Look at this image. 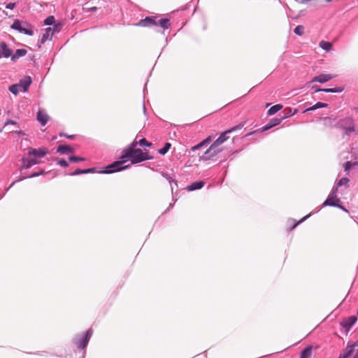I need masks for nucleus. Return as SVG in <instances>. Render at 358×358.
<instances>
[{
    "label": "nucleus",
    "instance_id": "42",
    "mask_svg": "<svg viewBox=\"0 0 358 358\" xmlns=\"http://www.w3.org/2000/svg\"><path fill=\"white\" fill-rule=\"evenodd\" d=\"M16 124V122L13 120H8L7 121L6 123H5V125L4 127L7 126L8 124Z\"/></svg>",
    "mask_w": 358,
    "mask_h": 358
},
{
    "label": "nucleus",
    "instance_id": "7",
    "mask_svg": "<svg viewBox=\"0 0 358 358\" xmlns=\"http://www.w3.org/2000/svg\"><path fill=\"white\" fill-rule=\"evenodd\" d=\"M11 28L14 29H16V30H18L19 31H20L22 33H24L25 34L29 35V36L33 35L32 30L23 28L22 27L21 22L20 20H16L14 21V22L11 25Z\"/></svg>",
    "mask_w": 358,
    "mask_h": 358
},
{
    "label": "nucleus",
    "instance_id": "17",
    "mask_svg": "<svg viewBox=\"0 0 358 358\" xmlns=\"http://www.w3.org/2000/svg\"><path fill=\"white\" fill-rule=\"evenodd\" d=\"M357 321V317L355 316L350 317L342 322V324L346 329H350Z\"/></svg>",
    "mask_w": 358,
    "mask_h": 358
},
{
    "label": "nucleus",
    "instance_id": "24",
    "mask_svg": "<svg viewBox=\"0 0 358 358\" xmlns=\"http://www.w3.org/2000/svg\"><path fill=\"white\" fill-rule=\"evenodd\" d=\"M282 106L280 105V104H276L275 106H273L272 107H271L268 110V114L269 115H274L275 113H276L278 111H279L280 109H282Z\"/></svg>",
    "mask_w": 358,
    "mask_h": 358
},
{
    "label": "nucleus",
    "instance_id": "33",
    "mask_svg": "<svg viewBox=\"0 0 358 358\" xmlns=\"http://www.w3.org/2000/svg\"><path fill=\"white\" fill-rule=\"evenodd\" d=\"M138 145L141 146L150 147L152 145V143L148 142L145 138H142L138 141Z\"/></svg>",
    "mask_w": 358,
    "mask_h": 358
},
{
    "label": "nucleus",
    "instance_id": "23",
    "mask_svg": "<svg viewBox=\"0 0 358 358\" xmlns=\"http://www.w3.org/2000/svg\"><path fill=\"white\" fill-rule=\"evenodd\" d=\"M211 141V137L210 136H208V138H206V139H204L203 141H202L201 143H199V144H197L196 145L194 146L192 148V151H194L199 148H200L201 147H202L203 145H206L208 143H209Z\"/></svg>",
    "mask_w": 358,
    "mask_h": 358
},
{
    "label": "nucleus",
    "instance_id": "45",
    "mask_svg": "<svg viewBox=\"0 0 358 358\" xmlns=\"http://www.w3.org/2000/svg\"><path fill=\"white\" fill-rule=\"evenodd\" d=\"M331 120V117H325L324 119V122L325 124H327L328 122H330Z\"/></svg>",
    "mask_w": 358,
    "mask_h": 358
},
{
    "label": "nucleus",
    "instance_id": "34",
    "mask_svg": "<svg viewBox=\"0 0 358 358\" xmlns=\"http://www.w3.org/2000/svg\"><path fill=\"white\" fill-rule=\"evenodd\" d=\"M349 182V179L348 178H342L338 182V187L342 185H347Z\"/></svg>",
    "mask_w": 358,
    "mask_h": 358
},
{
    "label": "nucleus",
    "instance_id": "2",
    "mask_svg": "<svg viewBox=\"0 0 358 358\" xmlns=\"http://www.w3.org/2000/svg\"><path fill=\"white\" fill-rule=\"evenodd\" d=\"M245 124V122H241L231 127V129L222 132L220 137L217 139H216L214 141V143L210 146V148L205 152V155H209V157H213L215 156L219 152H220L222 151V149L220 148L219 147L229 138L227 134L241 129Z\"/></svg>",
    "mask_w": 358,
    "mask_h": 358
},
{
    "label": "nucleus",
    "instance_id": "11",
    "mask_svg": "<svg viewBox=\"0 0 358 358\" xmlns=\"http://www.w3.org/2000/svg\"><path fill=\"white\" fill-rule=\"evenodd\" d=\"M281 122V118H273L271 119L264 127L260 129V132L267 131L272 127L278 125Z\"/></svg>",
    "mask_w": 358,
    "mask_h": 358
},
{
    "label": "nucleus",
    "instance_id": "27",
    "mask_svg": "<svg viewBox=\"0 0 358 358\" xmlns=\"http://www.w3.org/2000/svg\"><path fill=\"white\" fill-rule=\"evenodd\" d=\"M327 106L328 105L327 103H322V102H317L314 106L308 108L307 110H315V109H317L320 108H326V107H327Z\"/></svg>",
    "mask_w": 358,
    "mask_h": 358
},
{
    "label": "nucleus",
    "instance_id": "31",
    "mask_svg": "<svg viewBox=\"0 0 358 358\" xmlns=\"http://www.w3.org/2000/svg\"><path fill=\"white\" fill-rule=\"evenodd\" d=\"M340 92L342 90H337L336 88H327V89H316L315 92Z\"/></svg>",
    "mask_w": 358,
    "mask_h": 358
},
{
    "label": "nucleus",
    "instance_id": "1",
    "mask_svg": "<svg viewBox=\"0 0 358 358\" xmlns=\"http://www.w3.org/2000/svg\"><path fill=\"white\" fill-rule=\"evenodd\" d=\"M120 161H116L108 165L107 170L101 171L104 173H110L115 171L123 170L129 166H122V164L130 160L131 164H138L145 160L152 159V157L149 155L148 151H143L141 149L123 150L122 154L120 157Z\"/></svg>",
    "mask_w": 358,
    "mask_h": 358
},
{
    "label": "nucleus",
    "instance_id": "5",
    "mask_svg": "<svg viewBox=\"0 0 358 358\" xmlns=\"http://www.w3.org/2000/svg\"><path fill=\"white\" fill-rule=\"evenodd\" d=\"M28 155L29 156H34L36 158L43 157L48 153V150L46 148H40L38 149L29 148L28 149Z\"/></svg>",
    "mask_w": 358,
    "mask_h": 358
},
{
    "label": "nucleus",
    "instance_id": "40",
    "mask_svg": "<svg viewBox=\"0 0 358 358\" xmlns=\"http://www.w3.org/2000/svg\"><path fill=\"white\" fill-rule=\"evenodd\" d=\"M94 169H93V168L83 170V173H94Z\"/></svg>",
    "mask_w": 358,
    "mask_h": 358
},
{
    "label": "nucleus",
    "instance_id": "41",
    "mask_svg": "<svg viewBox=\"0 0 358 358\" xmlns=\"http://www.w3.org/2000/svg\"><path fill=\"white\" fill-rule=\"evenodd\" d=\"M83 173V170L77 169L72 175H79Z\"/></svg>",
    "mask_w": 358,
    "mask_h": 358
},
{
    "label": "nucleus",
    "instance_id": "50",
    "mask_svg": "<svg viewBox=\"0 0 358 358\" xmlns=\"http://www.w3.org/2000/svg\"><path fill=\"white\" fill-rule=\"evenodd\" d=\"M340 358V357H339Z\"/></svg>",
    "mask_w": 358,
    "mask_h": 358
},
{
    "label": "nucleus",
    "instance_id": "38",
    "mask_svg": "<svg viewBox=\"0 0 358 358\" xmlns=\"http://www.w3.org/2000/svg\"><path fill=\"white\" fill-rule=\"evenodd\" d=\"M58 164L63 167H67L69 166V164L65 159H61L59 161Z\"/></svg>",
    "mask_w": 358,
    "mask_h": 358
},
{
    "label": "nucleus",
    "instance_id": "29",
    "mask_svg": "<svg viewBox=\"0 0 358 358\" xmlns=\"http://www.w3.org/2000/svg\"><path fill=\"white\" fill-rule=\"evenodd\" d=\"M171 144L170 143H166L164 146L159 150V153L161 155H165L170 149Z\"/></svg>",
    "mask_w": 358,
    "mask_h": 358
},
{
    "label": "nucleus",
    "instance_id": "3",
    "mask_svg": "<svg viewBox=\"0 0 358 358\" xmlns=\"http://www.w3.org/2000/svg\"><path fill=\"white\" fill-rule=\"evenodd\" d=\"M337 126L343 129L344 134L350 136L352 133H355V126L353 120L350 117H347L339 120L337 122Z\"/></svg>",
    "mask_w": 358,
    "mask_h": 358
},
{
    "label": "nucleus",
    "instance_id": "30",
    "mask_svg": "<svg viewBox=\"0 0 358 358\" xmlns=\"http://www.w3.org/2000/svg\"><path fill=\"white\" fill-rule=\"evenodd\" d=\"M294 34L298 36H302L304 33V27L302 25H298L294 29Z\"/></svg>",
    "mask_w": 358,
    "mask_h": 358
},
{
    "label": "nucleus",
    "instance_id": "20",
    "mask_svg": "<svg viewBox=\"0 0 358 358\" xmlns=\"http://www.w3.org/2000/svg\"><path fill=\"white\" fill-rule=\"evenodd\" d=\"M204 185L203 181H196L192 183L190 185L187 187V189L189 191H193L196 189H199L202 188Z\"/></svg>",
    "mask_w": 358,
    "mask_h": 358
},
{
    "label": "nucleus",
    "instance_id": "12",
    "mask_svg": "<svg viewBox=\"0 0 358 358\" xmlns=\"http://www.w3.org/2000/svg\"><path fill=\"white\" fill-rule=\"evenodd\" d=\"M31 83V79L30 76H25L20 80V83L18 84L20 85V88H22V90L24 92H27Z\"/></svg>",
    "mask_w": 358,
    "mask_h": 358
},
{
    "label": "nucleus",
    "instance_id": "48",
    "mask_svg": "<svg viewBox=\"0 0 358 358\" xmlns=\"http://www.w3.org/2000/svg\"><path fill=\"white\" fill-rule=\"evenodd\" d=\"M257 131H254L253 132H251V133H250V134H247V136H248V135H251V134H255V133H256Z\"/></svg>",
    "mask_w": 358,
    "mask_h": 358
},
{
    "label": "nucleus",
    "instance_id": "35",
    "mask_svg": "<svg viewBox=\"0 0 358 358\" xmlns=\"http://www.w3.org/2000/svg\"><path fill=\"white\" fill-rule=\"evenodd\" d=\"M55 22L54 16H49L45 20V24L48 25H52Z\"/></svg>",
    "mask_w": 358,
    "mask_h": 358
},
{
    "label": "nucleus",
    "instance_id": "18",
    "mask_svg": "<svg viewBox=\"0 0 358 358\" xmlns=\"http://www.w3.org/2000/svg\"><path fill=\"white\" fill-rule=\"evenodd\" d=\"M27 51L25 49H17L11 57V61L15 62L18 58L26 55Z\"/></svg>",
    "mask_w": 358,
    "mask_h": 358
},
{
    "label": "nucleus",
    "instance_id": "32",
    "mask_svg": "<svg viewBox=\"0 0 358 358\" xmlns=\"http://www.w3.org/2000/svg\"><path fill=\"white\" fill-rule=\"evenodd\" d=\"M138 145V141L134 140L129 146H127L124 150H135L138 149L136 146Z\"/></svg>",
    "mask_w": 358,
    "mask_h": 358
},
{
    "label": "nucleus",
    "instance_id": "9",
    "mask_svg": "<svg viewBox=\"0 0 358 358\" xmlns=\"http://www.w3.org/2000/svg\"><path fill=\"white\" fill-rule=\"evenodd\" d=\"M138 27H150L157 26V22L151 17H146L145 19L141 20L138 23L135 24Z\"/></svg>",
    "mask_w": 358,
    "mask_h": 358
},
{
    "label": "nucleus",
    "instance_id": "6",
    "mask_svg": "<svg viewBox=\"0 0 358 358\" xmlns=\"http://www.w3.org/2000/svg\"><path fill=\"white\" fill-rule=\"evenodd\" d=\"M358 347V341L352 345H348L346 348L343 351V352L340 355V358H354V351L355 348Z\"/></svg>",
    "mask_w": 358,
    "mask_h": 358
},
{
    "label": "nucleus",
    "instance_id": "21",
    "mask_svg": "<svg viewBox=\"0 0 358 358\" xmlns=\"http://www.w3.org/2000/svg\"><path fill=\"white\" fill-rule=\"evenodd\" d=\"M313 348L308 346L303 349L300 355V358H310L312 355Z\"/></svg>",
    "mask_w": 358,
    "mask_h": 358
},
{
    "label": "nucleus",
    "instance_id": "49",
    "mask_svg": "<svg viewBox=\"0 0 358 358\" xmlns=\"http://www.w3.org/2000/svg\"><path fill=\"white\" fill-rule=\"evenodd\" d=\"M205 159H209V157H205Z\"/></svg>",
    "mask_w": 358,
    "mask_h": 358
},
{
    "label": "nucleus",
    "instance_id": "25",
    "mask_svg": "<svg viewBox=\"0 0 358 358\" xmlns=\"http://www.w3.org/2000/svg\"><path fill=\"white\" fill-rule=\"evenodd\" d=\"M9 90L11 93H13L15 95H17L20 91H21L20 85L15 84L12 85L9 87Z\"/></svg>",
    "mask_w": 358,
    "mask_h": 358
},
{
    "label": "nucleus",
    "instance_id": "22",
    "mask_svg": "<svg viewBox=\"0 0 358 358\" xmlns=\"http://www.w3.org/2000/svg\"><path fill=\"white\" fill-rule=\"evenodd\" d=\"M319 45L321 48L327 52L332 49V43L328 41H322L320 42Z\"/></svg>",
    "mask_w": 358,
    "mask_h": 358
},
{
    "label": "nucleus",
    "instance_id": "43",
    "mask_svg": "<svg viewBox=\"0 0 358 358\" xmlns=\"http://www.w3.org/2000/svg\"><path fill=\"white\" fill-rule=\"evenodd\" d=\"M43 172L42 171L41 173H32L30 177L31 178H33V177H36V176H38L39 175L42 174Z\"/></svg>",
    "mask_w": 358,
    "mask_h": 358
},
{
    "label": "nucleus",
    "instance_id": "47",
    "mask_svg": "<svg viewBox=\"0 0 358 358\" xmlns=\"http://www.w3.org/2000/svg\"><path fill=\"white\" fill-rule=\"evenodd\" d=\"M90 10H96V7H92Z\"/></svg>",
    "mask_w": 358,
    "mask_h": 358
},
{
    "label": "nucleus",
    "instance_id": "13",
    "mask_svg": "<svg viewBox=\"0 0 358 358\" xmlns=\"http://www.w3.org/2000/svg\"><path fill=\"white\" fill-rule=\"evenodd\" d=\"M54 34V31L52 28H47L45 31V33L43 34V36L41 39V43H44L48 40H51L52 36Z\"/></svg>",
    "mask_w": 358,
    "mask_h": 358
},
{
    "label": "nucleus",
    "instance_id": "16",
    "mask_svg": "<svg viewBox=\"0 0 358 358\" xmlns=\"http://www.w3.org/2000/svg\"><path fill=\"white\" fill-rule=\"evenodd\" d=\"M49 119L48 115L43 111L39 110L37 113V120L42 124L45 125Z\"/></svg>",
    "mask_w": 358,
    "mask_h": 358
},
{
    "label": "nucleus",
    "instance_id": "44",
    "mask_svg": "<svg viewBox=\"0 0 358 358\" xmlns=\"http://www.w3.org/2000/svg\"><path fill=\"white\" fill-rule=\"evenodd\" d=\"M64 136H66V138H69V139H74L75 138V136L74 135H64Z\"/></svg>",
    "mask_w": 358,
    "mask_h": 358
},
{
    "label": "nucleus",
    "instance_id": "28",
    "mask_svg": "<svg viewBox=\"0 0 358 358\" xmlns=\"http://www.w3.org/2000/svg\"><path fill=\"white\" fill-rule=\"evenodd\" d=\"M356 166H358L357 162H347L344 165L345 171L348 172L352 167Z\"/></svg>",
    "mask_w": 358,
    "mask_h": 358
},
{
    "label": "nucleus",
    "instance_id": "37",
    "mask_svg": "<svg viewBox=\"0 0 358 358\" xmlns=\"http://www.w3.org/2000/svg\"><path fill=\"white\" fill-rule=\"evenodd\" d=\"M69 160L72 162H83L85 161L84 158L79 157H70Z\"/></svg>",
    "mask_w": 358,
    "mask_h": 358
},
{
    "label": "nucleus",
    "instance_id": "46",
    "mask_svg": "<svg viewBox=\"0 0 358 358\" xmlns=\"http://www.w3.org/2000/svg\"><path fill=\"white\" fill-rule=\"evenodd\" d=\"M353 110L355 112L356 114H358V107L353 108Z\"/></svg>",
    "mask_w": 358,
    "mask_h": 358
},
{
    "label": "nucleus",
    "instance_id": "39",
    "mask_svg": "<svg viewBox=\"0 0 358 358\" xmlns=\"http://www.w3.org/2000/svg\"><path fill=\"white\" fill-rule=\"evenodd\" d=\"M15 7V3H9L6 5V8L8 9H13Z\"/></svg>",
    "mask_w": 358,
    "mask_h": 358
},
{
    "label": "nucleus",
    "instance_id": "4",
    "mask_svg": "<svg viewBox=\"0 0 358 358\" xmlns=\"http://www.w3.org/2000/svg\"><path fill=\"white\" fill-rule=\"evenodd\" d=\"M336 191H337V189H336L335 190H334L332 192V193L328 196V198L323 203L322 206H329L338 207V208H341L343 210L348 212V210L343 206H342L341 205L339 204V203L341 202V200H340V199H338L337 197Z\"/></svg>",
    "mask_w": 358,
    "mask_h": 358
},
{
    "label": "nucleus",
    "instance_id": "14",
    "mask_svg": "<svg viewBox=\"0 0 358 358\" xmlns=\"http://www.w3.org/2000/svg\"><path fill=\"white\" fill-rule=\"evenodd\" d=\"M22 168L23 169H29L33 165L38 164L39 163V161L36 159H22Z\"/></svg>",
    "mask_w": 358,
    "mask_h": 358
},
{
    "label": "nucleus",
    "instance_id": "19",
    "mask_svg": "<svg viewBox=\"0 0 358 358\" xmlns=\"http://www.w3.org/2000/svg\"><path fill=\"white\" fill-rule=\"evenodd\" d=\"M57 152L61 154H66L67 152H74V149L67 145H60L57 148Z\"/></svg>",
    "mask_w": 358,
    "mask_h": 358
},
{
    "label": "nucleus",
    "instance_id": "26",
    "mask_svg": "<svg viewBox=\"0 0 358 358\" xmlns=\"http://www.w3.org/2000/svg\"><path fill=\"white\" fill-rule=\"evenodd\" d=\"M158 25L161 26L164 29H167L170 25L169 20L166 18L161 19L159 20V22H157V26Z\"/></svg>",
    "mask_w": 358,
    "mask_h": 358
},
{
    "label": "nucleus",
    "instance_id": "15",
    "mask_svg": "<svg viewBox=\"0 0 358 358\" xmlns=\"http://www.w3.org/2000/svg\"><path fill=\"white\" fill-rule=\"evenodd\" d=\"M91 335H92V333L90 332V331H87L85 333V334L83 336V338H82V340L78 344V346L79 348L83 349L86 347V345H87V343L89 341V339L91 337Z\"/></svg>",
    "mask_w": 358,
    "mask_h": 358
},
{
    "label": "nucleus",
    "instance_id": "10",
    "mask_svg": "<svg viewBox=\"0 0 358 358\" xmlns=\"http://www.w3.org/2000/svg\"><path fill=\"white\" fill-rule=\"evenodd\" d=\"M0 48L1 57L3 56L6 58L12 57V50L8 48V46L5 42L3 41L0 43Z\"/></svg>",
    "mask_w": 358,
    "mask_h": 358
},
{
    "label": "nucleus",
    "instance_id": "8",
    "mask_svg": "<svg viewBox=\"0 0 358 358\" xmlns=\"http://www.w3.org/2000/svg\"><path fill=\"white\" fill-rule=\"evenodd\" d=\"M335 77H336V76H334V75L322 73V74H320L317 76H315L312 79L311 82L312 83H313V82H318V83H324L329 81L330 80H331L332 78H334Z\"/></svg>",
    "mask_w": 358,
    "mask_h": 358
},
{
    "label": "nucleus",
    "instance_id": "36",
    "mask_svg": "<svg viewBox=\"0 0 358 358\" xmlns=\"http://www.w3.org/2000/svg\"><path fill=\"white\" fill-rule=\"evenodd\" d=\"M306 217H307V216L303 217L301 220H300L297 222H294V220H292V225L289 227V230H292L293 229H294L299 223L302 222Z\"/></svg>",
    "mask_w": 358,
    "mask_h": 358
}]
</instances>
